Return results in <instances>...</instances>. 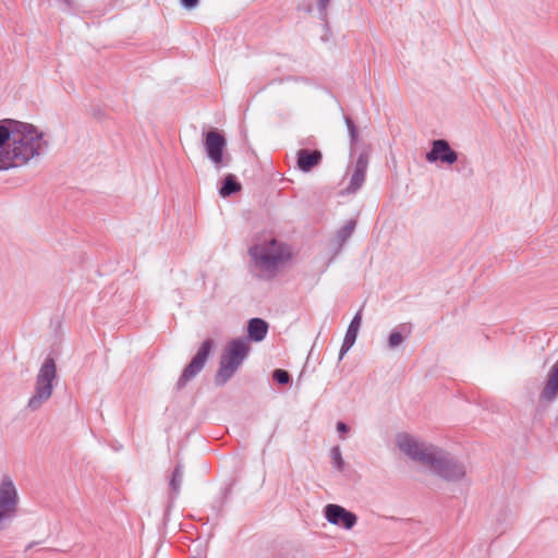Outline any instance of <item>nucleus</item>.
Here are the masks:
<instances>
[{"instance_id": "f257e3e1", "label": "nucleus", "mask_w": 558, "mask_h": 558, "mask_svg": "<svg viewBox=\"0 0 558 558\" xmlns=\"http://www.w3.org/2000/svg\"><path fill=\"white\" fill-rule=\"evenodd\" d=\"M44 132L31 123L0 120V171L24 166L48 148Z\"/></svg>"}, {"instance_id": "f03ea898", "label": "nucleus", "mask_w": 558, "mask_h": 558, "mask_svg": "<svg viewBox=\"0 0 558 558\" xmlns=\"http://www.w3.org/2000/svg\"><path fill=\"white\" fill-rule=\"evenodd\" d=\"M397 445L412 460L428 465L437 476L447 482H458L465 476L464 464L434 445L418 442L407 433L397 436Z\"/></svg>"}, {"instance_id": "7ed1b4c3", "label": "nucleus", "mask_w": 558, "mask_h": 558, "mask_svg": "<svg viewBox=\"0 0 558 558\" xmlns=\"http://www.w3.org/2000/svg\"><path fill=\"white\" fill-rule=\"evenodd\" d=\"M251 351V345L244 338H235L228 342L215 374L214 383L217 387L225 386L238 372Z\"/></svg>"}, {"instance_id": "20e7f679", "label": "nucleus", "mask_w": 558, "mask_h": 558, "mask_svg": "<svg viewBox=\"0 0 558 558\" xmlns=\"http://www.w3.org/2000/svg\"><path fill=\"white\" fill-rule=\"evenodd\" d=\"M248 255L256 267L269 272L277 271L280 265L292 257L289 246L276 239L252 245Z\"/></svg>"}, {"instance_id": "39448f33", "label": "nucleus", "mask_w": 558, "mask_h": 558, "mask_svg": "<svg viewBox=\"0 0 558 558\" xmlns=\"http://www.w3.org/2000/svg\"><path fill=\"white\" fill-rule=\"evenodd\" d=\"M57 379V365L52 356L48 355L41 364L35 380V390L27 401V409L37 411L47 402L53 392V381Z\"/></svg>"}, {"instance_id": "423d86ee", "label": "nucleus", "mask_w": 558, "mask_h": 558, "mask_svg": "<svg viewBox=\"0 0 558 558\" xmlns=\"http://www.w3.org/2000/svg\"><path fill=\"white\" fill-rule=\"evenodd\" d=\"M203 146L207 158L213 162L216 170L227 167L231 157L225 156L227 138L222 131L210 128L202 133Z\"/></svg>"}, {"instance_id": "0eeeda50", "label": "nucleus", "mask_w": 558, "mask_h": 558, "mask_svg": "<svg viewBox=\"0 0 558 558\" xmlns=\"http://www.w3.org/2000/svg\"><path fill=\"white\" fill-rule=\"evenodd\" d=\"M214 348L215 341L213 338H207L202 342L190 363L183 368L175 384V389L178 391L182 390L189 381L202 372Z\"/></svg>"}, {"instance_id": "6e6552de", "label": "nucleus", "mask_w": 558, "mask_h": 558, "mask_svg": "<svg viewBox=\"0 0 558 558\" xmlns=\"http://www.w3.org/2000/svg\"><path fill=\"white\" fill-rule=\"evenodd\" d=\"M19 502L17 490L10 476L4 475L0 483V532L4 530V521L16 512Z\"/></svg>"}, {"instance_id": "1a4fd4ad", "label": "nucleus", "mask_w": 558, "mask_h": 558, "mask_svg": "<svg viewBox=\"0 0 558 558\" xmlns=\"http://www.w3.org/2000/svg\"><path fill=\"white\" fill-rule=\"evenodd\" d=\"M425 159L430 163L439 161L451 166L459 161V155L451 148L447 140L438 138L432 142L430 149L426 153Z\"/></svg>"}, {"instance_id": "9d476101", "label": "nucleus", "mask_w": 558, "mask_h": 558, "mask_svg": "<svg viewBox=\"0 0 558 558\" xmlns=\"http://www.w3.org/2000/svg\"><path fill=\"white\" fill-rule=\"evenodd\" d=\"M326 520L333 525L351 530L357 522V515L337 504H328L324 508Z\"/></svg>"}, {"instance_id": "9b49d317", "label": "nucleus", "mask_w": 558, "mask_h": 558, "mask_svg": "<svg viewBox=\"0 0 558 558\" xmlns=\"http://www.w3.org/2000/svg\"><path fill=\"white\" fill-rule=\"evenodd\" d=\"M368 161H369L368 153L365 150L361 151L355 161L354 170L351 175L350 183L347 186V192L349 194H354L362 187V185L365 181Z\"/></svg>"}, {"instance_id": "f8f14e48", "label": "nucleus", "mask_w": 558, "mask_h": 558, "mask_svg": "<svg viewBox=\"0 0 558 558\" xmlns=\"http://www.w3.org/2000/svg\"><path fill=\"white\" fill-rule=\"evenodd\" d=\"M323 161V154L319 149L301 148L296 153V167L300 171L307 173Z\"/></svg>"}, {"instance_id": "ddd939ff", "label": "nucleus", "mask_w": 558, "mask_h": 558, "mask_svg": "<svg viewBox=\"0 0 558 558\" xmlns=\"http://www.w3.org/2000/svg\"><path fill=\"white\" fill-rule=\"evenodd\" d=\"M362 323V308L351 319L339 351V360H342L347 352L354 345Z\"/></svg>"}, {"instance_id": "4468645a", "label": "nucleus", "mask_w": 558, "mask_h": 558, "mask_svg": "<svg viewBox=\"0 0 558 558\" xmlns=\"http://www.w3.org/2000/svg\"><path fill=\"white\" fill-rule=\"evenodd\" d=\"M269 325L268 323L259 317H254L248 319L247 322V339L253 342L263 341L268 333Z\"/></svg>"}, {"instance_id": "2eb2a0df", "label": "nucleus", "mask_w": 558, "mask_h": 558, "mask_svg": "<svg viewBox=\"0 0 558 558\" xmlns=\"http://www.w3.org/2000/svg\"><path fill=\"white\" fill-rule=\"evenodd\" d=\"M242 190V185L238 178L233 173H228L221 181L219 187V195L222 198L230 197L231 195L239 193Z\"/></svg>"}, {"instance_id": "dca6fc26", "label": "nucleus", "mask_w": 558, "mask_h": 558, "mask_svg": "<svg viewBox=\"0 0 558 558\" xmlns=\"http://www.w3.org/2000/svg\"><path fill=\"white\" fill-rule=\"evenodd\" d=\"M183 473H184L183 464L180 462L177 463L171 473L170 481H169V488H170L169 496L171 499L177 498L180 493L181 484L183 481Z\"/></svg>"}, {"instance_id": "f3484780", "label": "nucleus", "mask_w": 558, "mask_h": 558, "mask_svg": "<svg viewBox=\"0 0 558 558\" xmlns=\"http://www.w3.org/2000/svg\"><path fill=\"white\" fill-rule=\"evenodd\" d=\"M403 331H405L408 335L411 332V327L407 325H400L396 329H393L390 335L388 336V347L390 349H396L399 347L404 339Z\"/></svg>"}, {"instance_id": "a211bd4d", "label": "nucleus", "mask_w": 558, "mask_h": 558, "mask_svg": "<svg viewBox=\"0 0 558 558\" xmlns=\"http://www.w3.org/2000/svg\"><path fill=\"white\" fill-rule=\"evenodd\" d=\"M356 221L354 219L349 220L343 227L337 231V240L342 245L354 232Z\"/></svg>"}, {"instance_id": "6ab92c4d", "label": "nucleus", "mask_w": 558, "mask_h": 558, "mask_svg": "<svg viewBox=\"0 0 558 558\" xmlns=\"http://www.w3.org/2000/svg\"><path fill=\"white\" fill-rule=\"evenodd\" d=\"M344 122H345V125L348 129L349 138H350V147H351V151H352L359 142V128L356 126V124L354 123L352 118L349 116L344 117Z\"/></svg>"}, {"instance_id": "aec40b11", "label": "nucleus", "mask_w": 558, "mask_h": 558, "mask_svg": "<svg viewBox=\"0 0 558 558\" xmlns=\"http://www.w3.org/2000/svg\"><path fill=\"white\" fill-rule=\"evenodd\" d=\"M330 459L335 469L342 472L344 470V460L339 446H335L330 450Z\"/></svg>"}, {"instance_id": "412c9836", "label": "nucleus", "mask_w": 558, "mask_h": 558, "mask_svg": "<svg viewBox=\"0 0 558 558\" xmlns=\"http://www.w3.org/2000/svg\"><path fill=\"white\" fill-rule=\"evenodd\" d=\"M272 379L279 385H289L292 383L291 374L282 368H276L272 372Z\"/></svg>"}, {"instance_id": "4be33fe9", "label": "nucleus", "mask_w": 558, "mask_h": 558, "mask_svg": "<svg viewBox=\"0 0 558 558\" xmlns=\"http://www.w3.org/2000/svg\"><path fill=\"white\" fill-rule=\"evenodd\" d=\"M330 1L331 0H317L319 17L325 23H327V8H328Z\"/></svg>"}, {"instance_id": "5701e85b", "label": "nucleus", "mask_w": 558, "mask_h": 558, "mask_svg": "<svg viewBox=\"0 0 558 558\" xmlns=\"http://www.w3.org/2000/svg\"><path fill=\"white\" fill-rule=\"evenodd\" d=\"M180 4L185 10H193L199 4V0H180Z\"/></svg>"}, {"instance_id": "b1692460", "label": "nucleus", "mask_w": 558, "mask_h": 558, "mask_svg": "<svg viewBox=\"0 0 558 558\" xmlns=\"http://www.w3.org/2000/svg\"><path fill=\"white\" fill-rule=\"evenodd\" d=\"M337 432L342 435V434H347L349 430H350V427L347 423L342 422V421H339L337 423Z\"/></svg>"}, {"instance_id": "393cba45", "label": "nucleus", "mask_w": 558, "mask_h": 558, "mask_svg": "<svg viewBox=\"0 0 558 558\" xmlns=\"http://www.w3.org/2000/svg\"><path fill=\"white\" fill-rule=\"evenodd\" d=\"M59 1L62 2L65 5V8H68V9H72V7H73L72 0H59Z\"/></svg>"}, {"instance_id": "a878e982", "label": "nucleus", "mask_w": 558, "mask_h": 558, "mask_svg": "<svg viewBox=\"0 0 558 558\" xmlns=\"http://www.w3.org/2000/svg\"><path fill=\"white\" fill-rule=\"evenodd\" d=\"M304 11H305L306 13H312V12H313V7H312V5H307V7H305V8H304Z\"/></svg>"}, {"instance_id": "bb28decb", "label": "nucleus", "mask_w": 558, "mask_h": 558, "mask_svg": "<svg viewBox=\"0 0 558 558\" xmlns=\"http://www.w3.org/2000/svg\"><path fill=\"white\" fill-rule=\"evenodd\" d=\"M187 558H198V557H196V556H190V557H187Z\"/></svg>"}]
</instances>
